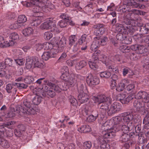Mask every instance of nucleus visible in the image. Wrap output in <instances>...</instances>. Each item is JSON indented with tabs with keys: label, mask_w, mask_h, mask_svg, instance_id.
Returning <instances> with one entry per match:
<instances>
[{
	"label": "nucleus",
	"mask_w": 149,
	"mask_h": 149,
	"mask_svg": "<svg viewBox=\"0 0 149 149\" xmlns=\"http://www.w3.org/2000/svg\"><path fill=\"white\" fill-rule=\"evenodd\" d=\"M52 85H54L53 83L48 82L47 84H44L43 86L42 89L44 91L47 93L48 91L52 88Z\"/></svg>",
	"instance_id": "c85d7f7f"
},
{
	"label": "nucleus",
	"mask_w": 149,
	"mask_h": 149,
	"mask_svg": "<svg viewBox=\"0 0 149 149\" xmlns=\"http://www.w3.org/2000/svg\"><path fill=\"white\" fill-rule=\"evenodd\" d=\"M42 97L38 95H36L32 99L33 103L36 105L39 104L41 102Z\"/></svg>",
	"instance_id": "2f4dec72"
},
{
	"label": "nucleus",
	"mask_w": 149,
	"mask_h": 149,
	"mask_svg": "<svg viewBox=\"0 0 149 149\" xmlns=\"http://www.w3.org/2000/svg\"><path fill=\"white\" fill-rule=\"evenodd\" d=\"M16 63L19 65H21L24 64L25 63L24 59H14Z\"/></svg>",
	"instance_id": "0e129e2a"
},
{
	"label": "nucleus",
	"mask_w": 149,
	"mask_h": 149,
	"mask_svg": "<svg viewBox=\"0 0 149 149\" xmlns=\"http://www.w3.org/2000/svg\"><path fill=\"white\" fill-rule=\"evenodd\" d=\"M13 60L10 58H7L5 60L4 62L5 65L8 66H12L13 65Z\"/></svg>",
	"instance_id": "09e8293b"
},
{
	"label": "nucleus",
	"mask_w": 149,
	"mask_h": 149,
	"mask_svg": "<svg viewBox=\"0 0 149 149\" xmlns=\"http://www.w3.org/2000/svg\"><path fill=\"white\" fill-rule=\"evenodd\" d=\"M69 101L71 104L73 106H75L77 100L73 97L71 96L69 97Z\"/></svg>",
	"instance_id": "774afa93"
},
{
	"label": "nucleus",
	"mask_w": 149,
	"mask_h": 149,
	"mask_svg": "<svg viewBox=\"0 0 149 149\" xmlns=\"http://www.w3.org/2000/svg\"><path fill=\"white\" fill-rule=\"evenodd\" d=\"M49 25L47 20L41 24L40 26V28L42 29H47L50 28Z\"/></svg>",
	"instance_id": "13d9d810"
},
{
	"label": "nucleus",
	"mask_w": 149,
	"mask_h": 149,
	"mask_svg": "<svg viewBox=\"0 0 149 149\" xmlns=\"http://www.w3.org/2000/svg\"><path fill=\"white\" fill-rule=\"evenodd\" d=\"M21 113H22L21 112H20V113H19L17 110L15 111L14 108H12L11 111L8 113L7 117L9 118H12L15 116L17 114L18 115H21Z\"/></svg>",
	"instance_id": "c756f323"
},
{
	"label": "nucleus",
	"mask_w": 149,
	"mask_h": 149,
	"mask_svg": "<svg viewBox=\"0 0 149 149\" xmlns=\"http://www.w3.org/2000/svg\"><path fill=\"white\" fill-rule=\"evenodd\" d=\"M15 86H17L19 89H26L28 86L26 84L21 83H15Z\"/></svg>",
	"instance_id": "49530a36"
},
{
	"label": "nucleus",
	"mask_w": 149,
	"mask_h": 149,
	"mask_svg": "<svg viewBox=\"0 0 149 149\" xmlns=\"http://www.w3.org/2000/svg\"><path fill=\"white\" fill-rule=\"evenodd\" d=\"M81 76L80 75H77L74 73H71L70 74V78L68 82V84L70 86H73L76 83L77 78H79Z\"/></svg>",
	"instance_id": "4468645a"
},
{
	"label": "nucleus",
	"mask_w": 149,
	"mask_h": 149,
	"mask_svg": "<svg viewBox=\"0 0 149 149\" xmlns=\"http://www.w3.org/2000/svg\"><path fill=\"white\" fill-rule=\"evenodd\" d=\"M90 67L93 70H96L98 68L99 61H94L92 60L88 63Z\"/></svg>",
	"instance_id": "6ab92c4d"
},
{
	"label": "nucleus",
	"mask_w": 149,
	"mask_h": 149,
	"mask_svg": "<svg viewBox=\"0 0 149 149\" xmlns=\"http://www.w3.org/2000/svg\"><path fill=\"white\" fill-rule=\"evenodd\" d=\"M15 42L13 40H9V41H4V40L2 43L0 44V47L3 48L13 46L14 45Z\"/></svg>",
	"instance_id": "393cba45"
},
{
	"label": "nucleus",
	"mask_w": 149,
	"mask_h": 149,
	"mask_svg": "<svg viewBox=\"0 0 149 149\" xmlns=\"http://www.w3.org/2000/svg\"><path fill=\"white\" fill-rule=\"evenodd\" d=\"M42 58L45 61H47L50 58H51L50 53L49 52H45L42 55Z\"/></svg>",
	"instance_id": "c03bdc74"
},
{
	"label": "nucleus",
	"mask_w": 149,
	"mask_h": 149,
	"mask_svg": "<svg viewBox=\"0 0 149 149\" xmlns=\"http://www.w3.org/2000/svg\"><path fill=\"white\" fill-rule=\"evenodd\" d=\"M134 133L130 132V134H126L124 133L120 132L119 135V140L120 142L121 143H125L130 141V138L132 135Z\"/></svg>",
	"instance_id": "f8f14e48"
},
{
	"label": "nucleus",
	"mask_w": 149,
	"mask_h": 149,
	"mask_svg": "<svg viewBox=\"0 0 149 149\" xmlns=\"http://www.w3.org/2000/svg\"><path fill=\"white\" fill-rule=\"evenodd\" d=\"M115 29L116 31L119 33L122 32L123 31L126 30L125 27L123 24L117 23L116 25Z\"/></svg>",
	"instance_id": "7c9ffc66"
},
{
	"label": "nucleus",
	"mask_w": 149,
	"mask_h": 149,
	"mask_svg": "<svg viewBox=\"0 0 149 149\" xmlns=\"http://www.w3.org/2000/svg\"><path fill=\"white\" fill-rule=\"evenodd\" d=\"M99 41H96L95 42H93L92 44L91 47V49L93 51H94L98 47L99 45Z\"/></svg>",
	"instance_id": "8fccbe9b"
},
{
	"label": "nucleus",
	"mask_w": 149,
	"mask_h": 149,
	"mask_svg": "<svg viewBox=\"0 0 149 149\" xmlns=\"http://www.w3.org/2000/svg\"><path fill=\"white\" fill-rule=\"evenodd\" d=\"M138 0H127L126 1V4L131 6L132 8H140L142 7V6L139 3Z\"/></svg>",
	"instance_id": "ddd939ff"
},
{
	"label": "nucleus",
	"mask_w": 149,
	"mask_h": 149,
	"mask_svg": "<svg viewBox=\"0 0 149 149\" xmlns=\"http://www.w3.org/2000/svg\"><path fill=\"white\" fill-rule=\"evenodd\" d=\"M139 31L141 32L143 34L148 33V31L146 28V26L143 24H141L140 25L138 29Z\"/></svg>",
	"instance_id": "e433bc0d"
},
{
	"label": "nucleus",
	"mask_w": 149,
	"mask_h": 149,
	"mask_svg": "<svg viewBox=\"0 0 149 149\" xmlns=\"http://www.w3.org/2000/svg\"><path fill=\"white\" fill-rule=\"evenodd\" d=\"M145 91H140L135 96V98L138 100L143 98L144 95Z\"/></svg>",
	"instance_id": "6e6d98bb"
},
{
	"label": "nucleus",
	"mask_w": 149,
	"mask_h": 149,
	"mask_svg": "<svg viewBox=\"0 0 149 149\" xmlns=\"http://www.w3.org/2000/svg\"><path fill=\"white\" fill-rule=\"evenodd\" d=\"M138 48L137 50L138 51V53L139 54H142L146 52L147 49L146 47L143 45H138Z\"/></svg>",
	"instance_id": "72a5a7b5"
},
{
	"label": "nucleus",
	"mask_w": 149,
	"mask_h": 149,
	"mask_svg": "<svg viewBox=\"0 0 149 149\" xmlns=\"http://www.w3.org/2000/svg\"><path fill=\"white\" fill-rule=\"evenodd\" d=\"M67 54L66 53L63 52L62 53L60 57L58 59L57 62H62L63 61L65 60V58L66 57Z\"/></svg>",
	"instance_id": "052dcab7"
},
{
	"label": "nucleus",
	"mask_w": 149,
	"mask_h": 149,
	"mask_svg": "<svg viewBox=\"0 0 149 149\" xmlns=\"http://www.w3.org/2000/svg\"><path fill=\"white\" fill-rule=\"evenodd\" d=\"M103 103H98L100 114L102 115L101 118L104 117L107 112L108 115L110 116L117 113L121 110V104L118 102H114L111 104V98H108Z\"/></svg>",
	"instance_id": "f257e3e1"
},
{
	"label": "nucleus",
	"mask_w": 149,
	"mask_h": 149,
	"mask_svg": "<svg viewBox=\"0 0 149 149\" xmlns=\"http://www.w3.org/2000/svg\"><path fill=\"white\" fill-rule=\"evenodd\" d=\"M127 74H129L128 76L130 78H131L132 76L134 74V73L132 70H131L129 68L126 67L123 70V75L125 76Z\"/></svg>",
	"instance_id": "b1692460"
},
{
	"label": "nucleus",
	"mask_w": 149,
	"mask_h": 149,
	"mask_svg": "<svg viewBox=\"0 0 149 149\" xmlns=\"http://www.w3.org/2000/svg\"><path fill=\"white\" fill-rule=\"evenodd\" d=\"M114 127L113 128L109 126L107 122H105L102 127V129L104 130L102 132L103 137L105 139L108 138H111L112 136L115 135V132H116Z\"/></svg>",
	"instance_id": "39448f33"
},
{
	"label": "nucleus",
	"mask_w": 149,
	"mask_h": 149,
	"mask_svg": "<svg viewBox=\"0 0 149 149\" xmlns=\"http://www.w3.org/2000/svg\"><path fill=\"white\" fill-rule=\"evenodd\" d=\"M36 17L32 20L30 22V25L31 26H37L41 23V20L39 17Z\"/></svg>",
	"instance_id": "4be33fe9"
},
{
	"label": "nucleus",
	"mask_w": 149,
	"mask_h": 149,
	"mask_svg": "<svg viewBox=\"0 0 149 149\" xmlns=\"http://www.w3.org/2000/svg\"><path fill=\"white\" fill-rule=\"evenodd\" d=\"M128 17L125 18L122 22V24L125 27V31H123V33L126 34H128V32L132 33L134 31L132 27L130 26L131 24L130 19Z\"/></svg>",
	"instance_id": "0eeeda50"
},
{
	"label": "nucleus",
	"mask_w": 149,
	"mask_h": 149,
	"mask_svg": "<svg viewBox=\"0 0 149 149\" xmlns=\"http://www.w3.org/2000/svg\"><path fill=\"white\" fill-rule=\"evenodd\" d=\"M24 81L27 84H30L34 81V79L32 77L28 76L24 79Z\"/></svg>",
	"instance_id": "3c124183"
},
{
	"label": "nucleus",
	"mask_w": 149,
	"mask_h": 149,
	"mask_svg": "<svg viewBox=\"0 0 149 149\" xmlns=\"http://www.w3.org/2000/svg\"><path fill=\"white\" fill-rule=\"evenodd\" d=\"M47 21L50 28H53V30H55V29L56 28L55 27L56 26V20L52 19H49L47 20Z\"/></svg>",
	"instance_id": "37998d69"
},
{
	"label": "nucleus",
	"mask_w": 149,
	"mask_h": 149,
	"mask_svg": "<svg viewBox=\"0 0 149 149\" xmlns=\"http://www.w3.org/2000/svg\"><path fill=\"white\" fill-rule=\"evenodd\" d=\"M87 65V62L84 60H82L77 63L75 66V68L77 70H80Z\"/></svg>",
	"instance_id": "a878e982"
},
{
	"label": "nucleus",
	"mask_w": 149,
	"mask_h": 149,
	"mask_svg": "<svg viewBox=\"0 0 149 149\" xmlns=\"http://www.w3.org/2000/svg\"><path fill=\"white\" fill-rule=\"evenodd\" d=\"M6 91L8 93H13V94H15L16 93L17 91V88H14L13 84H10L6 85Z\"/></svg>",
	"instance_id": "412c9836"
},
{
	"label": "nucleus",
	"mask_w": 149,
	"mask_h": 149,
	"mask_svg": "<svg viewBox=\"0 0 149 149\" xmlns=\"http://www.w3.org/2000/svg\"><path fill=\"white\" fill-rule=\"evenodd\" d=\"M144 95L143 99L144 103H148L149 102V94L145 92Z\"/></svg>",
	"instance_id": "338daca9"
},
{
	"label": "nucleus",
	"mask_w": 149,
	"mask_h": 149,
	"mask_svg": "<svg viewBox=\"0 0 149 149\" xmlns=\"http://www.w3.org/2000/svg\"><path fill=\"white\" fill-rule=\"evenodd\" d=\"M120 50L123 53H128L130 52V48L127 46L122 45L119 47Z\"/></svg>",
	"instance_id": "4c0bfd02"
},
{
	"label": "nucleus",
	"mask_w": 149,
	"mask_h": 149,
	"mask_svg": "<svg viewBox=\"0 0 149 149\" xmlns=\"http://www.w3.org/2000/svg\"><path fill=\"white\" fill-rule=\"evenodd\" d=\"M65 39L61 38L60 40L55 42L54 45L56 46V49H58V51H62L65 46Z\"/></svg>",
	"instance_id": "9b49d317"
},
{
	"label": "nucleus",
	"mask_w": 149,
	"mask_h": 149,
	"mask_svg": "<svg viewBox=\"0 0 149 149\" xmlns=\"http://www.w3.org/2000/svg\"><path fill=\"white\" fill-rule=\"evenodd\" d=\"M125 143L124 146L125 149H129L131 147H132L136 146L135 142L132 141L130 140Z\"/></svg>",
	"instance_id": "f704fd0d"
},
{
	"label": "nucleus",
	"mask_w": 149,
	"mask_h": 149,
	"mask_svg": "<svg viewBox=\"0 0 149 149\" xmlns=\"http://www.w3.org/2000/svg\"><path fill=\"white\" fill-rule=\"evenodd\" d=\"M127 5L126 4V2L125 4H124L121 5L119 7V10L120 12L123 13H130V10L127 7Z\"/></svg>",
	"instance_id": "c9c22d12"
},
{
	"label": "nucleus",
	"mask_w": 149,
	"mask_h": 149,
	"mask_svg": "<svg viewBox=\"0 0 149 149\" xmlns=\"http://www.w3.org/2000/svg\"><path fill=\"white\" fill-rule=\"evenodd\" d=\"M109 69L110 70V71L113 72L115 73H117L118 72V70L117 67L113 65H110L109 66Z\"/></svg>",
	"instance_id": "e2e57ef3"
},
{
	"label": "nucleus",
	"mask_w": 149,
	"mask_h": 149,
	"mask_svg": "<svg viewBox=\"0 0 149 149\" xmlns=\"http://www.w3.org/2000/svg\"><path fill=\"white\" fill-rule=\"evenodd\" d=\"M98 116V114L95 116L93 115H91L87 118L86 121L89 122H93L96 120Z\"/></svg>",
	"instance_id": "a18cd8bd"
},
{
	"label": "nucleus",
	"mask_w": 149,
	"mask_h": 149,
	"mask_svg": "<svg viewBox=\"0 0 149 149\" xmlns=\"http://www.w3.org/2000/svg\"><path fill=\"white\" fill-rule=\"evenodd\" d=\"M99 75L102 78H108L110 77L111 75V73L108 71H104L100 72Z\"/></svg>",
	"instance_id": "58836bf2"
},
{
	"label": "nucleus",
	"mask_w": 149,
	"mask_h": 149,
	"mask_svg": "<svg viewBox=\"0 0 149 149\" xmlns=\"http://www.w3.org/2000/svg\"><path fill=\"white\" fill-rule=\"evenodd\" d=\"M87 83L91 86L98 85L100 82V79L96 77H93L92 74H90L86 78Z\"/></svg>",
	"instance_id": "423d86ee"
},
{
	"label": "nucleus",
	"mask_w": 149,
	"mask_h": 149,
	"mask_svg": "<svg viewBox=\"0 0 149 149\" xmlns=\"http://www.w3.org/2000/svg\"><path fill=\"white\" fill-rule=\"evenodd\" d=\"M27 21V18L24 15H21L19 16L17 21L13 24L14 29L19 28L22 25V24Z\"/></svg>",
	"instance_id": "1a4fd4ad"
},
{
	"label": "nucleus",
	"mask_w": 149,
	"mask_h": 149,
	"mask_svg": "<svg viewBox=\"0 0 149 149\" xmlns=\"http://www.w3.org/2000/svg\"><path fill=\"white\" fill-rule=\"evenodd\" d=\"M88 95L84 92H81L78 96L79 101L81 103H84L87 101L89 99Z\"/></svg>",
	"instance_id": "dca6fc26"
},
{
	"label": "nucleus",
	"mask_w": 149,
	"mask_h": 149,
	"mask_svg": "<svg viewBox=\"0 0 149 149\" xmlns=\"http://www.w3.org/2000/svg\"><path fill=\"white\" fill-rule=\"evenodd\" d=\"M87 36V35L86 34H84L82 35L78 41L79 44L82 45L84 42H85Z\"/></svg>",
	"instance_id": "680f3d73"
},
{
	"label": "nucleus",
	"mask_w": 149,
	"mask_h": 149,
	"mask_svg": "<svg viewBox=\"0 0 149 149\" xmlns=\"http://www.w3.org/2000/svg\"><path fill=\"white\" fill-rule=\"evenodd\" d=\"M101 51L99 50H95L92 56V60L94 61H99L100 56H101Z\"/></svg>",
	"instance_id": "cd10ccee"
},
{
	"label": "nucleus",
	"mask_w": 149,
	"mask_h": 149,
	"mask_svg": "<svg viewBox=\"0 0 149 149\" xmlns=\"http://www.w3.org/2000/svg\"><path fill=\"white\" fill-rule=\"evenodd\" d=\"M9 37L10 39L13 40H17L19 38V36L17 33L13 32L10 34Z\"/></svg>",
	"instance_id": "5fc2aeb1"
},
{
	"label": "nucleus",
	"mask_w": 149,
	"mask_h": 149,
	"mask_svg": "<svg viewBox=\"0 0 149 149\" xmlns=\"http://www.w3.org/2000/svg\"><path fill=\"white\" fill-rule=\"evenodd\" d=\"M68 21H65L64 20H62L59 21L58 25H59L61 28H64L68 24Z\"/></svg>",
	"instance_id": "603ef678"
},
{
	"label": "nucleus",
	"mask_w": 149,
	"mask_h": 149,
	"mask_svg": "<svg viewBox=\"0 0 149 149\" xmlns=\"http://www.w3.org/2000/svg\"><path fill=\"white\" fill-rule=\"evenodd\" d=\"M23 35L25 36H28L32 34L33 32V29L31 27H28L24 29L22 31Z\"/></svg>",
	"instance_id": "5701e85b"
},
{
	"label": "nucleus",
	"mask_w": 149,
	"mask_h": 149,
	"mask_svg": "<svg viewBox=\"0 0 149 149\" xmlns=\"http://www.w3.org/2000/svg\"><path fill=\"white\" fill-rule=\"evenodd\" d=\"M0 128L2 129L1 133L0 134V146L4 148H8L10 146L11 144L8 141L3 138V135L6 133L8 136H10L12 135L13 131H11V132L8 134V131L3 126H0Z\"/></svg>",
	"instance_id": "20e7f679"
},
{
	"label": "nucleus",
	"mask_w": 149,
	"mask_h": 149,
	"mask_svg": "<svg viewBox=\"0 0 149 149\" xmlns=\"http://www.w3.org/2000/svg\"><path fill=\"white\" fill-rule=\"evenodd\" d=\"M69 45L71 46L73 44H75L77 42V39L75 35H72L69 38Z\"/></svg>",
	"instance_id": "473e14b6"
},
{
	"label": "nucleus",
	"mask_w": 149,
	"mask_h": 149,
	"mask_svg": "<svg viewBox=\"0 0 149 149\" xmlns=\"http://www.w3.org/2000/svg\"><path fill=\"white\" fill-rule=\"evenodd\" d=\"M101 149H110V146L108 143L107 142L102 144L100 146Z\"/></svg>",
	"instance_id": "bf43d9fd"
},
{
	"label": "nucleus",
	"mask_w": 149,
	"mask_h": 149,
	"mask_svg": "<svg viewBox=\"0 0 149 149\" xmlns=\"http://www.w3.org/2000/svg\"><path fill=\"white\" fill-rule=\"evenodd\" d=\"M98 143L100 145L106 142L105 139L103 137L102 135H100L98 136L97 139Z\"/></svg>",
	"instance_id": "4d7b16f0"
},
{
	"label": "nucleus",
	"mask_w": 149,
	"mask_h": 149,
	"mask_svg": "<svg viewBox=\"0 0 149 149\" xmlns=\"http://www.w3.org/2000/svg\"><path fill=\"white\" fill-rule=\"evenodd\" d=\"M33 57L28 56L26 57V67L27 69H29L33 67Z\"/></svg>",
	"instance_id": "aec40b11"
},
{
	"label": "nucleus",
	"mask_w": 149,
	"mask_h": 149,
	"mask_svg": "<svg viewBox=\"0 0 149 149\" xmlns=\"http://www.w3.org/2000/svg\"><path fill=\"white\" fill-rule=\"evenodd\" d=\"M129 83V80L126 79H123L120 83L118 84L116 88V90L118 92L123 91L125 88V86L127 85V84Z\"/></svg>",
	"instance_id": "2eb2a0df"
},
{
	"label": "nucleus",
	"mask_w": 149,
	"mask_h": 149,
	"mask_svg": "<svg viewBox=\"0 0 149 149\" xmlns=\"http://www.w3.org/2000/svg\"><path fill=\"white\" fill-rule=\"evenodd\" d=\"M100 56V61L106 65L107 64L109 61V59L107 57L103 54H102L101 56Z\"/></svg>",
	"instance_id": "79ce46f5"
},
{
	"label": "nucleus",
	"mask_w": 149,
	"mask_h": 149,
	"mask_svg": "<svg viewBox=\"0 0 149 149\" xmlns=\"http://www.w3.org/2000/svg\"><path fill=\"white\" fill-rule=\"evenodd\" d=\"M60 17L61 18L63 19V20H64L65 21L67 20L68 22H69L70 19V17H69L68 15L65 13L61 14Z\"/></svg>",
	"instance_id": "69168bd1"
},
{
	"label": "nucleus",
	"mask_w": 149,
	"mask_h": 149,
	"mask_svg": "<svg viewBox=\"0 0 149 149\" xmlns=\"http://www.w3.org/2000/svg\"><path fill=\"white\" fill-rule=\"evenodd\" d=\"M53 34L51 32L47 31L44 34V38L46 40H49L52 37Z\"/></svg>",
	"instance_id": "de8ad7c7"
},
{
	"label": "nucleus",
	"mask_w": 149,
	"mask_h": 149,
	"mask_svg": "<svg viewBox=\"0 0 149 149\" xmlns=\"http://www.w3.org/2000/svg\"><path fill=\"white\" fill-rule=\"evenodd\" d=\"M144 105V102L141 101L139 100H136L133 102V106L134 108L137 111H140L141 108Z\"/></svg>",
	"instance_id": "f3484780"
},
{
	"label": "nucleus",
	"mask_w": 149,
	"mask_h": 149,
	"mask_svg": "<svg viewBox=\"0 0 149 149\" xmlns=\"http://www.w3.org/2000/svg\"><path fill=\"white\" fill-rule=\"evenodd\" d=\"M32 105L30 101L27 100H24L23 101V105L26 108L22 105H18L16 106V110L19 113L21 112L22 113H24L34 114L36 113V111L32 108Z\"/></svg>",
	"instance_id": "f03ea898"
},
{
	"label": "nucleus",
	"mask_w": 149,
	"mask_h": 149,
	"mask_svg": "<svg viewBox=\"0 0 149 149\" xmlns=\"http://www.w3.org/2000/svg\"><path fill=\"white\" fill-rule=\"evenodd\" d=\"M104 25L103 24H97L94 25L93 28L96 29L94 31V34L96 36L102 35L105 31Z\"/></svg>",
	"instance_id": "6e6552de"
},
{
	"label": "nucleus",
	"mask_w": 149,
	"mask_h": 149,
	"mask_svg": "<svg viewBox=\"0 0 149 149\" xmlns=\"http://www.w3.org/2000/svg\"><path fill=\"white\" fill-rule=\"evenodd\" d=\"M126 16L127 17L129 18L131 20L136 21L138 18V15L135 14L132 12L128 14Z\"/></svg>",
	"instance_id": "a19ab883"
},
{
	"label": "nucleus",
	"mask_w": 149,
	"mask_h": 149,
	"mask_svg": "<svg viewBox=\"0 0 149 149\" xmlns=\"http://www.w3.org/2000/svg\"><path fill=\"white\" fill-rule=\"evenodd\" d=\"M33 67H37L41 68L42 67L43 64L40 62L38 57L35 56L33 57Z\"/></svg>",
	"instance_id": "bb28decb"
},
{
	"label": "nucleus",
	"mask_w": 149,
	"mask_h": 149,
	"mask_svg": "<svg viewBox=\"0 0 149 149\" xmlns=\"http://www.w3.org/2000/svg\"><path fill=\"white\" fill-rule=\"evenodd\" d=\"M134 126L132 123H128L126 125H123L120 127V131L121 133H126L128 134L131 130H134Z\"/></svg>",
	"instance_id": "9d476101"
},
{
	"label": "nucleus",
	"mask_w": 149,
	"mask_h": 149,
	"mask_svg": "<svg viewBox=\"0 0 149 149\" xmlns=\"http://www.w3.org/2000/svg\"><path fill=\"white\" fill-rule=\"evenodd\" d=\"M127 34L124 33L123 32L119 33L116 35V38L118 40L123 41V40L126 38V35Z\"/></svg>",
	"instance_id": "ea45409f"
},
{
	"label": "nucleus",
	"mask_w": 149,
	"mask_h": 149,
	"mask_svg": "<svg viewBox=\"0 0 149 149\" xmlns=\"http://www.w3.org/2000/svg\"><path fill=\"white\" fill-rule=\"evenodd\" d=\"M108 98H111L109 97H106L105 95H99L97 97L94 96L93 99L95 100V102H98L99 103H101L105 102V100Z\"/></svg>",
	"instance_id": "a211bd4d"
},
{
	"label": "nucleus",
	"mask_w": 149,
	"mask_h": 149,
	"mask_svg": "<svg viewBox=\"0 0 149 149\" xmlns=\"http://www.w3.org/2000/svg\"><path fill=\"white\" fill-rule=\"evenodd\" d=\"M121 118L116 117L113 120L115 125L122 124V123H130L133 119V115L129 112H125L121 114Z\"/></svg>",
	"instance_id": "7ed1b4c3"
},
{
	"label": "nucleus",
	"mask_w": 149,
	"mask_h": 149,
	"mask_svg": "<svg viewBox=\"0 0 149 149\" xmlns=\"http://www.w3.org/2000/svg\"><path fill=\"white\" fill-rule=\"evenodd\" d=\"M84 149H90L92 146V143L90 141H86L83 143Z\"/></svg>",
	"instance_id": "864d4df0"
}]
</instances>
